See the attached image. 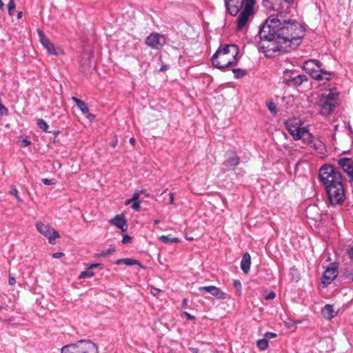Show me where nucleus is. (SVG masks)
I'll return each instance as SVG.
<instances>
[{
  "label": "nucleus",
  "instance_id": "1",
  "mask_svg": "<svg viewBox=\"0 0 353 353\" xmlns=\"http://www.w3.org/2000/svg\"><path fill=\"white\" fill-rule=\"evenodd\" d=\"M277 12L276 17H270L260 27L259 36L270 39L274 38L273 35L277 34L284 39L283 42L288 43L295 49L305 36V30L299 22L290 18L289 15L291 11Z\"/></svg>",
  "mask_w": 353,
  "mask_h": 353
},
{
  "label": "nucleus",
  "instance_id": "2",
  "mask_svg": "<svg viewBox=\"0 0 353 353\" xmlns=\"http://www.w3.org/2000/svg\"><path fill=\"white\" fill-rule=\"evenodd\" d=\"M331 205H341L345 200V192L341 174L331 165H324L319 173Z\"/></svg>",
  "mask_w": 353,
  "mask_h": 353
},
{
  "label": "nucleus",
  "instance_id": "3",
  "mask_svg": "<svg viewBox=\"0 0 353 353\" xmlns=\"http://www.w3.org/2000/svg\"><path fill=\"white\" fill-rule=\"evenodd\" d=\"M239 48L236 44L221 45L211 60L213 66L219 70L236 65Z\"/></svg>",
  "mask_w": 353,
  "mask_h": 353
},
{
  "label": "nucleus",
  "instance_id": "4",
  "mask_svg": "<svg viewBox=\"0 0 353 353\" xmlns=\"http://www.w3.org/2000/svg\"><path fill=\"white\" fill-rule=\"evenodd\" d=\"M322 66L323 63L319 60L308 59L304 62L303 68L314 80L325 83L332 79V74Z\"/></svg>",
  "mask_w": 353,
  "mask_h": 353
},
{
  "label": "nucleus",
  "instance_id": "5",
  "mask_svg": "<svg viewBox=\"0 0 353 353\" xmlns=\"http://www.w3.org/2000/svg\"><path fill=\"white\" fill-rule=\"evenodd\" d=\"M273 36L274 38L270 39L260 37L261 41H266L268 42L267 46L263 45L262 46L263 48L266 49L265 52L268 56H272L274 53L281 54L288 52L294 49L292 46L288 45V43L283 42L284 39H283L282 37H280L277 34Z\"/></svg>",
  "mask_w": 353,
  "mask_h": 353
},
{
  "label": "nucleus",
  "instance_id": "6",
  "mask_svg": "<svg viewBox=\"0 0 353 353\" xmlns=\"http://www.w3.org/2000/svg\"><path fill=\"white\" fill-rule=\"evenodd\" d=\"M339 104V93L336 89L331 90L327 94H322L319 100L320 113L327 116L332 114Z\"/></svg>",
  "mask_w": 353,
  "mask_h": 353
},
{
  "label": "nucleus",
  "instance_id": "7",
  "mask_svg": "<svg viewBox=\"0 0 353 353\" xmlns=\"http://www.w3.org/2000/svg\"><path fill=\"white\" fill-rule=\"evenodd\" d=\"M61 353H98L97 346L89 340H79L77 343L64 345Z\"/></svg>",
  "mask_w": 353,
  "mask_h": 353
},
{
  "label": "nucleus",
  "instance_id": "8",
  "mask_svg": "<svg viewBox=\"0 0 353 353\" xmlns=\"http://www.w3.org/2000/svg\"><path fill=\"white\" fill-rule=\"evenodd\" d=\"M307 81L306 75L299 74L296 70H285L283 72V83L289 87H298Z\"/></svg>",
  "mask_w": 353,
  "mask_h": 353
},
{
  "label": "nucleus",
  "instance_id": "9",
  "mask_svg": "<svg viewBox=\"0 0 353 353\" xmlns=\"http://www.w3.org/2000/svg\"><path fill=\"white\" fill-rule=\"evenodd\" d=\"M254 5L253 1L248 0L245 7L239 12V15L236 19V31H241L246 26L249 18L254 14Z\"/></svg>",
  "mask_w": 353,
  "mask_h": 353
},
{
  "label": "nucleus",
  "instance_id": "10",
  "mask_svg": "<svg viewBox=\"0 0 353 353\" xmlns=\"http://www.w3.org/2000/svg\"><path fill=\"white\" fill-rule=\"evenodd\" d=\"M295 0H263V6L276 12L291 11L292 5Z\"/></svg>",
  "mask_w": 353,
  "mask_h": 353
},
{
  "label": "nucleus",
  "instance_id": "11",
  "mask_svg": "<svg viewBox=\"0 0 353 353\" xmlns=\"http://www.w3.org/2000/svg\"><path fill=\"white\" fill-rule=\"evenodd\" d=\"M36 228L39 233L47 237L50 244H54V240L60 237L59 232L49 225L44 224L41 221L36 223Z\"/></svg>",
  "mask_w": 353,
  "mask_h": 353
},
{
  "label": "nucleus",
  "instance_id": "12",
  "mask_svg": "<svg viewBox=\"0 0 353 353\" xmlns=\"http://www.w3.org/2000/svg\"><path fill=\"white\" fill-rule=\"evenodd\" d=\"M225 4L229 14L232 16H236L241 10L245 7L248 0H224ZM256 4V0H251Z\"/></svg>",
  "mask_w": 353,
  "mask_h": 353
},
{
  "label": "nucleus",
  "instance_id": "13",
  "mask_svg": "<svg viewBox=\"0 0 353 353\" xmlns=\"http://www.w3.org/2000/svg\"><path fill=\"white\" fill-rule=\"evenodd\" d=\"M339 274L338 263H331L328 265L326 270L324 271L322 277L321 283L324 287L330 285Z\"/></svg>",
  "mask_w": 353,
  "mask_h": 353
},
{
  "label": "nucleus",
  "instance_id": "14",
  "mask_svg": "<svg viewBox=\"0 0 353 353\" xmlns=\"http://www.w3.org/2000/svg\"><path fill=\"white\" fill-rule=\"evenodd\" d=\"M145 42L150 48L159 50L165 45V39L163 35L158 32H152L146 37Z\"/></svg>",
  "mask_w": 353,
  "mask_h": 353
},
{
  "label": "nucleus",
  "instance_id": "15",
  "mask_svg": "<svg viewBox=\"0 0 353 353\" xmlns=\"http://www.w3.org/2000/svg\"><path fill=\"white\" fill-rule=\"evenodd\" d=\"M38 34L42 46L47 50L49 54L52 55L63 54V50L59 47H57L54 43H51L41 30H39Z\"/></svg>",
  "mask_w": 353,
  "mask_h": 353
},
{
  "label": "nucleus",
  "instance_id": "16",
  "mask_svg": "<svg viewBox=\"0 0 353 353\" xmlns=\"http://www.w3.org/2000/svg\"><path fill=\"white\" fill-rule=\"evenodd\" d=\"M300 137L299 140H302L304 143L309 145L313 149L316 150H321L323 148V145L321 141H319L318 143H315L314 141V137L307 128L303 127Z\"/></svg>",
  "mask_w": 353,
  "mask_h": 353
},
{
  "label": "nucleus",
  "instance_id": "17",
  "mask_svg": "<svg viewBox=\"0 0 353 353\" xmlns=\"http://www.w3.org/2000/svg\"><path fill=\"white\" fill-rule=\"evenodd\" d=\"M339 165L346 173L350 182L353 183V160L351 158L343 157L338 161Z\"/></svg>",
  "mask_w": 353,
  "mask_h": 353
},
{
  "label": "nucleus",
  "instance_id": "18",
  "mask_svg": "<svg viewBox=\"0 0 353 353\" xmlns=\"http://www.w3.org/2000/svg\"><path fill=\"white\" fill-rule=\"evenodd\" d=\"M199 291L204 293H210L217 299L224 300L227 299V294L219 288L214 285L199 287Z\"/></svg>",
  "mask_w": 353,
  "mask_h": 353
},
{
  "label": "nucleus",
  "instance_id": "19",
  "mask_svg": "<svg viewBox=\"0 0 353 353\" xmlns=\"http://www.w3.org/2000/svg\"><path fill=\"white\" fill-rule=\"evenodd\" d=\"M286 128L289 134L292 136L294 140L298 141L300 139V134L302 132L303 127L298 126L296 124L294 125L288 121L286 123Z\"/></svg>",
  "mask_w": 353,
  "mask_h": 353
},
{
  "label": "nucleus",
  "instance_id": "20",
  "mask_svg": "<svg viewBox=\"0 0 353 353\" xmlns=\"http://www.w3.org/2000/svg\"><path fill=\"white\" fill-rule=\"evenodd\" d=\"M239 163V157L235 152H232L230 155L224 161L223 165L229 170H234Z\"/></svg>",
  "mask_w": 353,
  "mask_h": 353
},
{
  "label": "nucleus",
  "instance_id": "21",
  "mask_svg": "<svg viewBox=\"0 0 353 353\" xmlns=\"http://www.w3.org/2000/svg\"><path fill=\"white\" fill-rule=\"evenodd\" d=\"M72 100L75 102L78 108L83 114L86 115L88 118L94 117L92 114L89 113V108L85 102L75 97H72Z\"/></svg>",
  "mask_w": 353,
  "mask_h": 353
},
{
  "label": "nucleus",
  "instance_id": "22",
  "mask_svg": "<svg viewBox=\"0 0 353 353\" xmlns=\"http://www.w3.org/2000/svg\"><path fill=\"white\" fill-rule=\"evenodd\" d=\"M323 316L327 320H331L334 318L337 312L334 310L333 306L330 304H326L321 310Z\"/></svg>",
  "mask_w": 353,
  "mask_h": 353
},
{
  "label": "nucleus",
  "instance_id": "23",
  "mask_svg": "<svg viewBox=\"0 0 353 353\" xmlns=\"http://www.w3.org/2000/svg\"><path fill=\"white\" fill-rule=\"evenodd\" d=\"M110 223L117 226L122 232H125L128 230V224L125 219L119 215H117L112 219Z\"/></svg>",
  "mask_w": 353,
  "mask_h": 353
},
{
  "label": "nucleus",
  "instance_id": "24",
  "mask_svg": "<svg viewBox=\"0 0 353 353\" xmlns=\"http://www.w3.org/2000/svg\"><path fill=\"white\" fill-rule=\"evenodd\" d=\"M251 265V256L248 252H245L243 254L241 261V268L243 273L248 274L250 269Z\"/></svg>",
  "mask_w": 353,
  "mask_h": 353
},
{
  "label": "nucleus",
  "instance_id": "25",
  "mask_svg": "<svg viewBox=\"0 0 353 353\" xmlns=\"http://www.w3.org/2000/svg\"><path fill=\"white\" fill-rule=\"evenodd\" d=\"M341 277L347 283L353 282V270L348 267L341 270Z\"/></svg>",
  "mask_w": 353,
  "mask_h": 353
},
{
  "label": "nucleus",
  "instance_id": "26",
  "mask_svg": "<svg viewBox=\"0 0 353 353\" xmlns=\"http://www.w3.org/2000/svg\"><path fill=\"white\" fill-rule=\"evenodd\" d=\"M125 264L128 266H131L134 265L139 264V262L137 260L126 258V259H120L116 261L115 264L116 265H121V264Z\"/></svg>",
  "mask_w": 353,
  "mask_h": 353
},
{
  "label": "nucleus",
  "instance_id": "27",
  "mask_svg": "<svg viewBox=\"0 0 353 353\" xmlns=\"http://www.w3.org/2000/svg\"><path fill=\"white\" fill-rule=\"evenodd\" d=\"M159 241L163 243H177L181 241V240L177 237H171L170 236L161 235L159 236Z\"/></svg>",
  "mask_w": 353,
  "mask_h": 353
},
{
  "label": "nucleus",
  "instance_id": "28",
  "mask_svg": "<svg viewBox=\"0 0 353 353\" xmlns=\"http://www.w3.org/2000/svg\"><path fill=\"white\" fill-rule=\"evenodd\" d=\"M141 192H145V190H137L134 192L133 195H132V197L130 199H128L125 204L126 205H129L130 203H131V202L132 201H140L139 199V196H140V194H141Z\"/></svg>",
  "mask_w": 353,
  "mask_h": 353
},
{
  "label": "nucleus",
  "instance_id": "29",
  "mask_svg": "<svg viewBox=\"0 0 353 353\" xmlns=\"http://www.w3.org/2000/svg\"><path fill=\"white\" fill-rule=\"evenodd\" d=\"M235 79H240L246 75V70L241 68H234L232 70Z\"/></svg>",
  "mask_w": 353,
  "mask_h": 353
},
{
  "label": "nucleus",
  "instance_id": "30",
  "mask_svg": "<svg viewBox=\"0 0 353 353\" xmlns=\"http://www.w3.org/2000/svg\"><path fill=\"white\" fill-rule=\"evenodd\" d=\"M94 276V273L90 270L87 269L85 271H83L80 273L78 276L79 279L91 278Z\"/></svg>",
  "mask_w": 353,
  "mask_h": 353
},
{
  "label": "nucleus",
  "instance_id": "31",
  "mask_svg": "<svg viewBox=\"0 0 353 353\" xmlns=\"http://www.w3.org/2000/svg\"><path fill=\"white\" fill-rule=\"evenodd\" d=\"M267 107H268L269 111L272 114H273L274 115L276 114V113H277L276 105L272 100L267 101Z\"/></svg>",
  "mask_w": 353,
  "mask_h": 353
},
{
  "label": "nucleus",
  "instance_id": "32",
  "mask_svg": "<svg viewBox=\"0 0 353 353\" xmlns=\"http://www.w3.org/2000/svg\"><path fill=\"white\" fill-rule=\"evenodd\" d=\"M268 346V342L266 339H262L257 341V347L261 350H265Z\"/></svg>",
  "mask_w": 353,
  "mask_h": 353
},
{
  "label": "nucleus",
  "instance_id": "33",
  "mask_svg": "<svg viewBox=\"0 0 353 353\" xmlns=\"http://www.w3.org/2000/svg\"><path fill=\"white\" fill-rule=\"evenodd\" d=\"M37 124L41 130L48 132V125L43 119H37Z\"/></svg>",
  "mask_w": 353,
  "mask_h": 353
},
{
  "label": "nucleus",
  "instance_id": "34",
  "mask_svg": "<svg viewBox=\"0 0 353 353\" xmlns=\"http://www.w3.org/2000/svg\"><path fill=\"white\" fill-rule=\"evenodd\" d=\"M114 252H115V249H114V248H113V247H110V248H108L107 250H103V251L100 253V256H108V255H110V254H113Z\"/></svg>",
  "mask_w": 353,
  "mask_h": 353
},
{
  "label": "nucleus",
  "instance_id": "35",
  "mask_svg": "<svg viewBox=\"0 0 353 353\" xmlns=\"http://www.w3.org/2000/svg\"><path fill=\"white\" fill-rule=\"evenodd\" d=\"M233 287L236 289V290L237 291V293L239 294H241L242 285H241V281L239 280H234V282H233Z\"/></svg>",
  "mask_w": 353,
  "mask_h": 353
},
{
  "label": "nucleus",
  "instance_id": "36",
  "mask_svg": "<svg viewBox=\"0 0 353 353\" xmlns=\"http://www.w3.org/2000/svg\"><path fill=\"white\" fill-rule=\"evenodd\" d=\"M10 194L12 195H14L19 202H23V200L19 196L18 190H17L15 186L12 187V188L10 191Z\"/></svg>",
  "mask_w": 353,
  "mask_h": 353
},
{
  "label": "nucleus",
  "instance_id": "37",
  "mask_svg": "<svg viewBox=\"0 0 353 353\" xmlns=\"http://www.w3.org/2000/svg\"><path fill=\"white\" fill-rule=\"evenodd\" d=\"M141 201H132L131 203H132V208L133 210H134L135 211L137 212H139L140 211V209H141V206H140V203H141Z\"/></svg>",
  "mask_w": 353,
  "mask_h": 353
},
{
  "label": "nucleus",
  "instance_id": "38",
  "mask_svg": "<svg viewBox=\"0 0 353 353\" xmlns=\"http://www.w3.org/2000/svg\"><path fill=\"white\" fill-rule=\"evenodd\" d=\"M16 5L14 0H9L8 8V12L10 14H12V11L15 8Z\"/></svg>",
  "mask_w": 353,
  "mask_h": 353
},
{
  "label": "nucleus",
  "instance_id": "39",
  "mask_svg": "<svg viewBox=\"0 0 353 353\" xmlns=\"http://www.w3.org/2000/svg\"><path fill=\"white\" fill-rule=\"evenodd\" d=\"M346 252L350 260L353 262V246L348 245L346 248Z\"/></svg>",
  "mask_w": 353,
  "mask_h": 353
},
{
  "label": "nucleus",
  "instance_id": "40",
  "mask_svg": "<svg viewBox=\"0 0 353 353\" xmlns=\"http://www.w3.org/2000/svg\"><path fill=\"white\" fill-rule=\"evenodd\" d=\"M19 144L21 147L26 148L29 146L31 144V142L29 140L24 139L20 141Z\"/></svg>",
  "mask_w": 353,
  "mask_h": 353
},
{
  "label": "nucleus",
  "instance_id": "41",
  "mask_svg": "<svg viewBox=\"0 0 353 353\" xmlns=\"http://www.w3.org/2000/svg\"><path fill=\"white\" fill-rule=\"evenodd\" d=\"M41 181L44 185H50L55 183L54 179H42Z\"/></svg>",
  "mask_w": 353,
  "mask_h": 353
},
{
  "label": "nucleus",
  "instance_id": "42",
  "mask_svg": "<svg viewBox=\"0 0 353 353\" xmlns=\"http://www.w3.org/2000/svg\"><path fill=\"white\" fill-rule=\"evenodd\" d=\"M264 336H265V339H266L267 340L271 339H274V338L276 337V334H275L274 332H268L265 334Z\"/></svg>",
  "mask_w": 353,
  "mask_h": 353
},
{
  "label": "nucleus",
  "instance_id": "43",
  "mask_svg": "<svg viewBox=\"0 0 353 353\" xmlns=\"http://www.w3.org/2000/svg\"><path fill=\"white\" fill-rule=\"evenodd\" d=\"M130 240H131V237L128 234H125L123 236V239L121 240V243H123V244H125V243L130 242Z\"/></svg>",
  "mask_w": 353,
  "mask_h": 353
},
{
  "label": "nucleus",
  "instance_id": "44",
  "mask_svg": "<svg viewBox=\"0 0 353 353\" xmlns=\"http://www.w3.org/2000/svg\"><path fill=\"white\" fill-rule=\"evenodd\" d=\"M276 296V294L273 292V291H271L270 292H269L266 296H265V299L266 300H270V299H274Z\"/></svg>",
  "mask_w": 353,
  "mask_h": 353
},
{
  "label": "nucleus",
  "instance_id": "45",
  "mask_svg": "<svg viewBox=\"0 0 353 353\" xmlns=\"http://www.w3.org/2000/svg\"><path fill=\"white\" fill-rule=\"evenodd\" d=\"M64 255H65V254L63 252H59L54 253L52 254V257L54 259H60V258L63 257Z\"/></svg>",
  "mask_w": 353,
  "mask_h": 353
},
{
  "label": "nucleus",
  "instance_id": "46",
  "mask_svg": "<svg viewBox=\"0 0 353 353\" xmlns=\"http://www.w3.org/2000/svg\"><path fill=\"white\" fill-rule=\"evenodd\" d=\"M8 283L10 285H14L16 283V279L14 276L9 275Z\"/></svg>",
  "mask_w": 353,
  "mask_h": 353
},
{
  "label": "nucleus",
  "instance_id": "47",
  "mask_svg": "<svg viewBox=\"0 0 353 353\" xmlns=\"http://www.w3.org/2000/svg\"><path fill=\"white\" fill-rule=\"evenodd\" d=\"M183 315L186 317V319L188 320H194L195 319L194 316L192 315L191 314H190L187 312H183Z\"/></svg>",
  "mask_w": 353,
  "mask_h": 353
},
{
  "label": "nucleus",
  "instance_id": "48",
  "mask_svg": "<svg viewBox=\"0 0 353 353\" xmlns=\"http://www.w3.org/2000/svg\"><path fill=\"white\" fill-rule=\"evenodd\" d=\"M97 267H100V268H102V265L101 263H92L88 267V269L91 270Z\"/></svg>",
  "mask_w": 353,
  "mask_h": 353
},
{
  "label": "nucleus",
  "instance_id": "49",
  "mask_svg": "<svg viewBox=\"0 0 353 353\" xmlns=\"http://www.w3.org/2000/svg\"><path fill=\"white\" fill-rule=\"evenodd\" d=\"M160 290L159 288H154L152 287L151 288V293L154 295V296H156L157 294H159V293L160 292Z\"/></svg>",
  "mask_w": 353,
  "mask_h": 353
},
{
  "label": "nucleus",
  "instance_id": "50",
  "mask_svg": "<svg viewBox=\"0 0 353 353\" xmlns=\"http://www.w3.org/2000/svg\"><path fill=\"white\" fill-rule=\"evenodd\" d=\"M189 350L192 353H199V350L197 347H189Z\"/></svg>",
  "mask_w": 353,
  "mask_h": 353
},
{
  "label": "nucleus",
  "instance_id": "51",
  "mask_svg": "<svg viewBox=\"0 0 353 353\" xmlns=\"http://www.w3.org/2000/svg\"><path fill=\"white\" fill-rule=\"evenodd\" d=\"M170 195V203L172 204V205H174V194L172 192H170L169 194Z\"/></svg>",
  "mask_w": 353,
  "mask_h": 353
},
{
  "label": "nucleus",
  "instance_id": "52",
  "mask_svg": "<svg viewBox=\"0 0 353 353\" xmlns=\"http://www.w3.org/2000/svg\"><path fill=\"white\" fill-rule=\"evenodd\" d=\"M188 305V299H183V301H182V307L183 308H185Z\"/></svg>",
  "mask_w": 353,
  "mask_h": 353
},
{
  "label": "nucleus",
  "instance_id": "53",
  "mask_svg": "<svg viewBox=\"0 0 353 353\" xmlns=\"http://www.w3.org/2000/svg\"><path fill=\"white\" fill-rule=\"evenodd\" d=\"M135 142H136V141H135L134 138L131 137V138L130 139V144H132V145H134Z\"/></svg>",
  "mask_w": 353,
  "mask_h": 353
},
{
  "label": "nucleus",
  "instance_id": "54",
  "mask_svg": "<svg viewBox=\"0 0 353 353\" xmlns=\"http://www.w3.org/2000/svg\"><path fill=\"white\" fill-rule=\"evenodd\" d=\"M117 143V141H112V142L110 143V145L112 148H114V147L116 146Z\"/></svg>",
  "mask_w": 353,
  "mask_h": 353
},
{
  "label": "nucleus",
  "instance_id": "55",
  "mask_svg": "<svg viewBox=\"0 0 353 353\" xmlns=\"http://www.w3.org/2000/svg\"><path fill=\"white\" fill-rule=\"evenodd\" d=\"M3 6H4V3H3V1L1 0H0V10H3Z\"/></svg>",
  "mask_w": 353,
  "mask_h": 353
},
{
  "label": "nucleus",
  "instance_id": "56",
  "mask_svg": "<svg viewBox=\"0 0 353 353\" xmlns=\"http://www.w3.org/2000/svg\"><path fill=\"white\" fill-rule=\"evenodd\" d=\"M141 194H144L145 196L147 197H149L150 196V194L147 192V191L145 190V192H141Z\"/></svg>",
  "mask_w": 353,
  "mask_h": 353
},
{
  "label": "nucleus",
  "instance_id": "57",
  "mask_svg": "<svg viewBox=\"0 0 353 353\" xmlns=\"http://www.w3.org/2000/svg\"><path fill=\"white\" fill-rule=\"evenodd\" d=\"M22 14H23L22 12H19L18 13V14H17V18H18V19L21 18V17H22Z\"/></svg>",
  "mask_w": 353,
  "mask_h": 353
},
{
  "label": "nucleus",
  "instance_id": "58",
  "mask_svg": "<svg viewBox=\"0 0 353 353\" xmlns=\"http://www.w3.org/2000/svg\"><path fill=\"white\" fill-rule=\"evenodd\" d=\"M166 69H167V66L163 65L161 68L160 71H163V70H165Z\"/></svg>",
  "mask_w": 353,
  "mask_h": 353
},
{
  "label": "nucleus",
  "instance_id": "59",
  "mask_svg": "<svg viewBox=\"0 0 353 353\" xmlns=\"http://www.w3.org/2000/svg\"><path fill=\"white\" fill-rule=\"evenodd\" d=\"M227 57H223V59H219V61H222V63H223L224 60H227V59H227ZM230 57V58H232L231 57Z\"/></svg>",
  "mask_w": 353,
  "mask_h": 353
},
{
  "label": "nucleus",
  "instance_id": "60",
  "mask_svg": "<svg viewBox=\"0 0 353 353\" xmlns=\"http://www.w3.org/2000/svg\"><path fill=\"white\" fill-rule=\"evenodd\" d=\"M159 222H160V221H159V219H155V220L154 221V223L155 224H158V223H159Z\"/></svg>",
  "mask_w": 353,
  "mask_h": 353
},
{
  "label": "nucleus",
  "instance_id": "61",
  "mask_svg": "<svg viewBox=\"0 0 353 353\" xmlns=\"http://www.w3.org/2000/svg\"><path fill=\"white\" fill-rule=\"evenodd\" d=\"M1 309H2V307H1V306H0V310H1Z\"/></svg>",
  "mask_w": 353,
  "mask_h": 353
}]
</instances>
